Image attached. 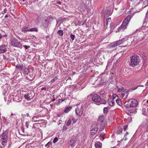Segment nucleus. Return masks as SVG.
Returning a JSON list of instances; mask_svg holds the SVG:
<instances>
[{
    "mask_svg": "<svg viewBox=\"0 0 148 148\" xmlns=\"http://www.w3.org/2000/svg\"><path fill=\"white\" fill-rule=\"evenodd\" d=\"M127 126L126 125H125L123 127V129L124 130H126V129L127 128Z\"/></svg>",
    "mask_w": 148,
    "mask_h": 148,
    "instance_id": "43",
    "label": "nucleus"
},
{
    "mask_svg": "<svg viewBox=\"0 0 148 148\" xmlns=\"http://www.w3.org/2000/svg\"><path fill=\"white\" fill-rule=\"evenodd\" d=\"M7 11V9L6 8H5L4 10H3V12L4 13H6V12Z\"/></svg>",
    "mask_w": 148,
    "mask_h": 148,
    "instance_id": "44",
    "label": "nucleus"
},
{
    "mask_svg": "<svg viewBox=\"0 0 148 148\" xmlns=\"http://www.w3.org/2000/svg\"><path fill=\"white\" fill-rule=\"evenodd\" d=\"M123 131V129L122 128H121L117 132V134H119L121 133Z\"/></svg>",
    "mask_w": 148,
    "mask_h": 148,
    "instance_id": "32",
    "label": "nucleus"
},
{
    "mask_svg": "<svg viewBox=\"0 0 148 148\" xmlns=\"http://www.w3.org/2000/svg\"><path fill=\"white\" fill-rule=\"evenodd\" d=\"M37 117V116H34L33 117V118H32V119H34V118H36Z\"/></svg>",
    "mask_w": 148,
    "mask_h": 148,
    "instance_id": "54",
    "label": "nucleus"
},
{
    "mask_svg": "<svg viewBox=\"0 0 148 148\" xmlns=\"http://www.w3.org/2000/svg\"><path fill=\"white\" fill-rule=\"evenodd\" d=\"M137 87H138V86H137V87H136V88H133V89H132V90H134L136 89V88H137Z\"/></svg>",
    "mask_w": 148,
    "mask_h": 148,
    "instance_id": "56",
    "label": "nucleus"
},
{
    "mask_svg": "<svg viewBox=\"0 0 148 148\" xmlns=\"http://www.w3.org/2000/svg\"><path fill=\"white\" fill-rule=\"evenodd\" d=\"M143 4L145 5V7L147 6H148V1L147 0H145L143 3Z\"/></svg>",
    "mask_w": 148,
    "mask_h": 148,
    "instance_id": "30",
    "label": "nucleus"
},
{
    "mask_svg": "<svg viewBox=\"0 0 148 148\" xmlns=\"http://www.w3.org/2000/svg\"><path fill=\"white\" fill-rule=\"evenodd\" d=\"M72 120L74 123H76L77 121V119H75L74 117H73Z\"/></svg>",
    "mask_w": 148,
    "mask_h": 148,
    "instance_id": "38",
    "label": "nucleus"
},
{
    "mask_svg": "<svg viewBox=\"0 0 148 148\" xmlns=\"http://www.w3.org/2000/svg\"><path fill=\"white\" fill-rule=\"evenodd\" d=\"M24 66L23 64H18L16 66V69L17 70H21L23 69Z\"/></svg>",
    "mask_w": 148,
    "mask_h": 148,
    "instance_id": "15",
    "label": "nucleus"
},
{
    "mask_svg": "<svg viewBox=\"0 0 148 148\" xmlns=\"http://www.w3.org/2000/svg\"><path fill=\"white\" fill-rule=\"evenodd\" d=\"M47 145H48V147H50L52 143L51 142L49 141L47 143Z\"/></svg>",
    "mask_w": 148,
    "mask_h": 148,
    "instance_id": "42",
    "label": "nucleus"
},
{
    "mask_svg": "<svg viewBox=\"0 0 148 148\" xmlns=\"http://www.w3.org/2000/svg\"><path fill=\"white\" fill-rule=\"evenodd\" d=\"M64 101V100H62V99H60L59 100V102L61 103L63 101Z\"/></svg>",
    "mask_w": 148,
    "mask_h": 148,
    "instance_id": "45",
    "label": "nucleus"
},
{
    "mask_svg": "<svg viewBox=\"0 0 148 148\" xmlns=\"http://www.w3.org/2000/svg\"><path fill=\"white\" fill-rule=\"evenodd\" d=\"M70 37L72 40L73 41L74 40L75 38V36L73 34H71L70 35Z\"/></svg>",
    "mask_w": 148,
    "mask_h": 148,
    "instance_id": "31",
    "label": "nucleus"
},
{
    "mask_svg": "<svg viewBox=\"0 0 148 148\" xmlns=\"http://www.w3.org/2000/svg\"><path fill=\"white\" fill-rule=\"evenodd\" d=\"M111 22V18H109L107 19L106 20V22H105L104 23V25H105V23L106 24V25H108V23H110Z\"/></svg>",
    "mask_w": 148,
    "mask_h": 148,
    "instance_id": "24",
    "label": "nucleus"
},
{
    "mask_svg": "<svg viewBox=\"0 0 148 148\" xmlns=\"http://www.w3.org/2000/svg\"><path fill=\"white\" fill-rule=\"evenodd\" d=\"M107 101L104 99H101V100L100 101L98 105H100V104H105L106 103Z\"/></svg>",
    "mask_w": 148,
    "mask_h": 148,
    "instance_id": "22",
    "label": "nucleus"
},
{
    "mask_svg": "<svg viewBox=\"0 0 148 148\" xmlns=\"http://www.w3.org/2000/svg\"><path fill=\"white\" fill-rule=\"evenodd\" d=\"M146 131H147L148 132V126H147L146 127Z\"/></svg>",
    "mask_w": 148,
    "mask_h": 148,
    "instance_id": "52",
    "label": "nucleus"
},
{
    "mask_svg": "<svg viewBox=\"0 0 148 148\" xmlns=\"http://www.w3.org/2000/svg\"><path fill=\"white\" fill-rule=\"evenodd\" d=\"M22 1L23 2H24L25 1V0H22Z\"/></svg>",
    "mask_w": 148,
    "mask_h": 148,
    "instance_id": "63",
    "label": "nucleus"
},
{
    "mask_svg": "<svg viewBox=\"0 0 148 148\" xmlns=\"http://www.w3.org/2000/svg\"><path fill=\"white\" fill-rule=\"evenodd\" d=\"M11 43L12 46L15 47H20L21 45V43L15 38L12 39Z\"/></svg>",
    "mask_w": 148,
    "mask_h": 148,
    "instance_id": "6",
    "label": "nucleus"
},
{
    "mask_svg": "<svg viewBox=\"0 0 148 148\" xmlns=\"http://www.w3.org/2000/svg\"><path fill=\"white\" fill-rule=\"evenodd\" d=\"M112 99H114V100H116V99H119V97L116 94H114L112 95Z\"/></svg>",
    "mask_w": 148,
    "mask_h": 148,
    "instance_id": "26",
    "label": "nucleus"
},
{
    "mask_svg": "<svg viewBox=\"0 0 148 148\" xmlns=\"http://www.w3.org/2000/svg\"><path fill=\"white\" fill-rule=\"evenodd\" d=\"M7 50V46L5 45H0V53H3Z\"/></svg>",
    "mask_w": 148,
    "mask_h": 148,
    "instance_id": "11",
    "label": "nucleus"
},
{
    "mask_svg": "<svg viewBox=\"0 0 148 148\" xmlns=\"http://www.w3.org/2000/svg\"><path fill=\"white\" fill-rule=\"evenodd\" d=\"M58 140V138L57 137H56L54 138L53 141V142L54 143H55Z\"/></svg>",
    "mask_w": 148,
    "mask_h": 148,
    "instance_id": "35",
    "label": "nucleus"
},
{
    "mask_svg": "<svg viewBox=\"0 0 148 148\" xmlns=\"http://www.w3.org/2000/svg\"><path fill=\"white\" fill-rule=\"evenodd\" d=\"M47 88L45 87L42 88H41L42 90H46Z\"/></svg>",
    "mask_w": 148,
    "mask_h": 148,
    "instance_id": "49",
    "label": "nucleus"
},
{
    "mask_svg": "<svg viewBox=\"0 0 148 148\" xmlns=\"http://www.w3.org/2000/svg\"><path fill=\"white\" fill-rule=\"evenodd\" d=\"M8 136L5 133H3L0 135V142L3 146H5L7 142Z\"/></svg>",
    "mask_w": 148,
    "mask_h": 148,
    "instance_id": "5",
    "label": "nucleus"
},
{
    "mask_svg": "<svg viewBox=\"0 0 148 148\" xmlns=\"http://www.w3.org/2000/svg\"><path fill=\"white\" fill-rule=\"evenodd\" d=\"M123 88V87L122 86H121L120 88Z\"/></svg>",
    "mask_w": 148,
    "mask_h": 148,
    "instance_id": "64",
    "label": "nucleus"
},
{
    "mask_svg": "<svg viewBox=\"0 0 148 148\" xmlns=\"http://www.w3.org/2000/svg\"><path fill=\"white\" fill-rule=\"evenodd\" d=\"M6 60L8 61H10V59H9L8 57L7 58V60Z\"/></svg>",
    "mask_w": 148,
    "mask_h": 148,
    "instance_id": "53",
    "label": "nucleus"
},
{
    "mask_svg": "<svg viewBox=\"0 0 148 148\" xmlns=\"http://www.w3.org/2000/svg\"><path fill=\"white\" fill-rule=\"evenodd\" d=\"M72 107L70 106L66 108L65 109L64 112H65L67 113H68L72 109Z\"/></svg>",
    "mask_w": 148,
    "mask_h": 148,
    "instance_id": "20",
    "label": "nucleus"
},
{
    "mask_svg": "<svg viewBox=\"0 0 148 148\" xmlns=\"http://www.w3.org/2000/svg\"><path fill=\"white\" fill-rule=\"evenodd\" d=\"M130 65L132 67H135L140 62L139 58L136 55L130 57Z\"/></svg>",
    "mask_w": 148,
    "mask_h": 148,
    "instance_id": "2",
    "label": "nucleus"
},
{
    "mask_svg": "<svg viewBox=\"0 0 148 148\" xmlns=\"http://www.w3.org/2000/svg\"><path fill=\"white\" fill-rule=\"evenodd\" d=\"M121 95L123 97H125V98H126L128 95V90H124L121 93Z\"/></svg>",
    "mask_w": 148,
    "mask_h": 148,
    "instance_id": "13",
    "label": "nucleus"
},
{
    "mask_svg": "<svg viewBox=\"0 0 148 148\" xmlns=\"http://www.w3.org/2000/svg\"><path fill=\"white\" fill-rule=\"evenodd\" d=\"M115 101H116V103L120 106H122V101L119 98V99H116Z\"/></svg>",
    "mask_w": 148,
    "mask_h": 148,
    "instance_id": "19",
    "label": "nucleus"
},
{
    "mask_svg": "<svg viewBox=\"0 0 148 148\" xmlns=\"http://www.w3.org/2000/svg\"><path fill=\"white\" fill-rule=\"evenodd\" d=\"M58 4H61V2H58Z\"/></svg>",
    "mask_w": 148,
    "mask_h": 148,
    "instance_id": "58",
    "label": "nucleus"
},
{
    "mask_svg": "<svg viewBox=\"0 0 148 148\" xmlns=\"http://www.w3.org/2000/svg\"><path fill=\"white\" fill-rule=\"evenodd\" d=\"M98 129V126L96 124H93L91 126V134L94 135L97 133Z\"/></svg>",
    "mask_w": 148,
    "mask_h": 148,
    "instance_id": "9",
    "label": "nucleus"
},
{
    "mask_svg": "<svg viewBox=\"0 0 148 148\" xmlns=\"http://www.w3.org/2000/svg\"><path fill=\"white\" fill-rule=\"evenodd\" d=\"M108 108L107 107H104L103 109V112L104 113V114L108 112Z\"/></svg>",
    "mask_w": 148,
    "mask_h": 148,
    "instance_id": "28",
    "label": "nucleus"
},
{
    "mask_svg": "<svg viewBox=\"0 0 148 148\" xmlns=\"http://www.w3.org/2000/svg\"><path fill=\"white\" fill-rule=\"evenodd\" d=\"M3 37V36L1 34H0V39H1Z\"/></svg>",
    "mask_w": 148,
    "mask_h": 148,
    "instance_id": "47",
    "label": "nucleus"
},
{
    "mask_svg": "<svg viewBox=\"0 0 148 148\" xmlns=\"http://www.w3.org/2000/svg\"><path fill=\"white\" fill-rule=\"evenodd\" d=\"M21 130H22V131L23 132H24V128H23V127H21Z\"/></svg>",
    "mask_w": 148,
    "mask_h": 148,
    "instance_id": "50",
    "label": "nucleus"
},
{
    "mask_svg": "<svg viewBox=\"0 0 148 148\" xmlns=\"http://www.w3.org/2000/svg\"><path fill=\"white\" fill-rule=\"evenodd\" d=\"M131 18V16L130 15L127 16V17L124 20L121 25L118 28L117 30L115 31V32L116 33L121 31H123L124 29L127 28Z\"/></svg>",
    "mask_w": 148,
    "mask_h": 148,
    "instance_id": "1",
    "label": "nucleus"
},
{
    "mask_svg": "<svg viewBox=\"0 0 148 148\" xmlns=\"http://www.w3.org/2000/svg\"><path fill=\"white\" fill-rule=\"evenodd\" d=\"M7 58L6 56H3V59H5L6 60H7Z\"/></svg>",
    "mask_w": 148,
    "mask_h": 148,
    "instance_id": "46",
    "label": "nucleus"
},
{
    "mask_svg": "<svg viewBox=\"0 0 148 148\" xmlns=\"http://www.w3.org/2000/svg\"><path fill=\"white\" fill-rule=\"evenodd\" d=\"M123 90V88H118V92H122Z\"/></svg>",
    "mask_w": 148,
    "mask_h": 148,
    "instance_id": "36",
    "label": "nucleus"
},
{
    "mask_svg": "<svg viewBox=\"0 0 148 148\" xmlns=\"http://www.w3.org/2000/svg\"><path fill=\"white\" fill-rule=\"evenodd\" d=\"M23 47L26 49H28L30 47L29 46H27L26 45H23Z\"/></svg>",
    "mask_w": 148,
    "mask_h": 148,
    "instance_id": "39",
    "label": "nucleus"
},
{
    "mask_svg": "<svg viewBox=\"0 0 148 148\" xmlns=\"http://www.w3.org/2000/svg\"><path fill=\"white\" fill-rule=\"evenodd\" d=\"M98 124L100 126L99 131L100 132L103 130L106 125V122L104 116L101 115L100 116L98 119Z\"/></svg>",
    "mask_w": 148,
    "mask_h": 148,
    "instance_id": "3",
    "label": "nucleus"
},
{
    "mask_svg": "<svg viewBox=\"0 0 148 148\" xmlns=\"http://www.w3.org/2000/svg\"><path fill=\"white\" fill-rule=\"evenodd\" d=\"M30 32H37L38 31V29L36 27L31 28L29 30Z\"/></svg>",
    "mask_w": 148,
    "mask_h": 148,
    "instance_id": "25",
    "label": "nucleus"
},
{
    "mask_svg": "<svg viewBox=\"0 0 148 148\" xmlns=\"http://www.w3.org/2000/svg\"><path fill=\"white\" fill-rule=\"evenodd\" d=\"M23 69L25 73L27 74H28L29 71V69L26 68H25L24 69Z\"/></svg>",
    "mask_w": 148,
    "mask_h": 148,
    "instance_id": "29",
    "label": "nucleus"
},
{
    "mask_svg": "<svg viewBox=\"0 0 148 148\" xmlns=\"http://www.w3.org/2000/svg\"><path fill=\"white\" fill-rule=\"evenodd\" d=\"M26 116H27V117H29L30 116H29V113H27L26 114Z\"/></svg>",
    "mask_w": 148,
    "mask_h": 148,
    "instance_id": "48",
    "label": "nucleus"
},
{
    "mask_svg": "<svg viewBox=\"0 0 148 148\" xmlns=\"http://www.w3.org/2000/svg\"><path fill=\"white\" fill-rule=\"evenodd\" d=\"M124 42L125 40L124 39H123L121 40H119L118 41L114 42L111 43L110 45L111 47L112 48L114 47L117 46L123 43Z\"/></svg>",
    "mask_w": 148,
    "mask_h": 148,
    "instance_id": "8",
    "label": "nucleus"
},
{
    "mask_svg": "<svg viewBox=\"0 0 148 148\" xmlns=\"http://www.w3.org/2000/svg\"><path fill=\"white\" fill-rule=\"evenodd\" d=\"M95 146L96 148H101V144L99 143L95 144Z\"/></svg>",
    "mask_w": 148,
    "mask_h": 148,
    "instance_id": "27",
    "label": "nucleus"
},
{
    "mask_svg": "<svg viewBox=\"0 0 148 148\" xmlns=\"http://www.w3.org/2000/svg\"><path fill=\"white\" fill-rule=\"evenodd\" d=\"M115 100H114V99H110L108 100V104L110 106H113L115 103Z\"/></svg>",
    "mask_w": 148,
    "mask_h": 148,
    "instance_id": "14",
    "label": "nucleus"
},
{
    "mask_svg": "<svg viewBox=\"0 0 148 148\" xmlns=\"http://www.w3.org/2000/svg\"><path fill=\"white\" fill-rule=\"evenodd\" d=\"M71 123V121L70 120H68V121L66 123V125L67 126L69 125Z\"/></svg>",
    "mask_w": 148,
    "mask_h": 148,
    "instance_id": "33",
    "label": "nucleus"
},
{
    "mask_svg": "<svg viewBox=\"0 0 148 148\" xmlns=\"http://www.w3.org/2000/svg\"><path fill=\"white\" fill-rule=\"evenodd\" d=\"M8 15H7V14H6V15L5 16V17H5V18H8Z\"/></svg>",
    "mask_w": 148,
    "mask_h": 148,
    "instance_id": "51",
    "label": "nucleus"
},
{
    "mask_svg": "<svg viewBox=\"0 0 148 148\" xmlns=\"http://www.w3.org/2000/svg\"><path fill=\"white\" fill-rule=\"evenodd\" d=\"M57 77L56 76L51 80V82H54L56 80H57Z\"/></svg>",
    "mask_w": 148,
    "mask_h": 148,
    "instance_id": "34",
    "label": "nucleus"
},
{
    "mask_svg": "<svg viewBox=\"0 0 148 148\" xmlns=\"http://www.w3.org/2000/svg\"><path fill=\"white\" fill-rule=\"evenodd\" d=\"M29 29L28 27L24 26L22 28V31L23 32H25L29 31Z\"/></svg>",
    "mask_w": 148,
    "mask_h": 148,
    "instance_id": "16",
    "label": "nucleus"
},
{
    "mask_svg": "<svg viewBox=\"0 0 148 148\" xmlns=\"http://www.w3.org/2000/svg\"><path fill=\"white\" fill-rule=\"evenodd\" d=\"M83 108L82 106H77L75 109V112L77 115L81 116L83 112Z\"/></svg>",
    "mask_w": 148,
    "mask_h": 148,
    "instance_id": "10",
    "label": "nucleus"
},
{
    "mask_svg": "<svg viewBox=\"0 0 148 148\" xmlns=\"http://www.w3.org/2000/svg\"><path fill=\"white\" fill-rule=\"evenodd\" d=\"M92 100L95 103L98 105L99 104V103L100 101L101 100V97L98 94H95L93 96Z\"/></svg>",
    "mask_w": 148,
    "mask_h": 148,
    "instance_id": "7",
    "label": "nucleus"
},
{
    "mask_svg": "<svg viewBox=\"0 0 148 148\" xmlns=\"http://www.w3.org/2000/svg\"><path fill=\"white\" fill-rule=\"evenodd\" d=\"M138 104V102L136 100L132 99L125 102L124 106L126 108L134 107L136 106Z\"/></svg>",
    "mask_w": 148,
    "mask_h": 148,
    "instance_id": "4",
    "label": "nucleus"
},
{
    "mask_svg": "<svg viewBox=\"0 0 148 148\" xmlns=\"http://www.w3.org/2000/svg\"><path fill=\"white\" fill-rule=\"evenodd\" d=\"M146 102L147 103H148V99L147 100Z\"/></svg>",
    "mask_w": 148,
    "mask_h": 148,
    "instance_id": "61",
    "label": "nucleus"
},
{
    "mask_svg": "<svg viewBox=\"0 0 148 148\" xmlns=\"http://www.w3.org/2000/svg\"><path fill=\"white\" fill-rule=\"evenodd\" d=\"M128 134V132H126V134Z\"/></svg>",
    "mask_w": 148,
    "mask_h": 148,
    "instance_id": "62",
    "label": "nucleus"
},
{
    "mask_svg": "<svg viewBox=\"0 0 148 148\" xmlns=\"http://www.w3.org/2000/svg\"><path fill=\"white\" fill-rule=\"evenodd\" d=\"M55 100V98H53L52 100V101H54Z\"/></svg>",
    "mask_w": 148,
    "mask_h": 148,
    "instance_id": "57",
    "label": "nucleus"
},
{
    "mask_svg": "<svg viewBox=\"0 0 148 148\" xmlns=\"http://www.w3.org/2000/svg\"><path fill=\"white\" fill-rule=\"evenodd\" d=\"M75 142V140L73 139H71L69 141V143L71 146L73 147L74 146V143Z\"/></svg>",
    "mask_w": 148,
    "mask_h": 148,
    "instance_id": "21",
    "label": "nucleus"
},
{
    "mask_svg": "<svg viewBox=\"0 0 148 148\" xmlns=\"http://www.w3.org/2000/svg\"><path fill=\"white\" fill-rule=\"evenodd\" d=\"M47 146H48V145H47V143L45 145V147H47Z\"/></svg>",
    "mask_w": 148,
    "mask_h": 148,
    "instance_id": "59",
    "label": "nucleus"
},
{
    "mask_svg": "<svg viewBox=\"0 0 148 148\" xmlns=\"http://www.w3.org/2000/svg\"><path fill=\"white\" fill-rule=\"evenodd\" d=\"M105 17H107L110 15L112 14V12L110 10H106L104 11Z\"/></svg>",
    "mask_w": 148,
    "mask_h": 148,
    "instance_id": "12",
    "label": "nucleus"
},
{
    "mask_svg": "<svg viewBox=\"0 0 148 148\" xmlns=\"http://www.w3.org/2000/svg\"><path fill=\"white\" fill-rule=\"evenodd\" d=\"M57 33L59 36H62L64 34V32L63 31L61 30H58V31Z\"/></svg>",
    "mask_w": 148,
    "mask_h": 148,
    "instance_id": "23",
    "label": "nucleus"
},
{
    "mask_svg": "<svg viewBox=\"0 0 148 148\" xmlns=\"http://www.w3.org/2000/svg\"><path fill=\"white\" fill-rule=\"evenodd\" d=\"M101 93L100 94V95H103V91H102V92H100Z\"/></svg>",
    "mask_w": 148,
    "mask_h": 148,
    "instance_id": "55",
    "label": "nucleus"
},
{
    "mask_svg": "<svg viewBox=\"0 0 148 148\" xmlns=\"http://www.w3.org/2000/svg\"><path fill=\"white\" fill-rule=\"evenodd\" d=\"M2 119L3 120V122L4 123H5L6 122L7 119L5 117H2Z\"/></svg>",
    "mask_w": 148,
    "mask_h": 148,
    "instance_id": "40",
    "label": "nucleus"
},
{
    "mask_svg": "<svg viewBox=\"0 0 148 148\" xmlns=\"http://www.w3.org/2000/svg\"><path fill=\"white\" fill-rule=\"evenodd\" d=\"M16 114L11 113L10 118L11 120L14 119V120L16 118Z\"/></svg>",
    "mask_w": 148,
    "mask_h": 148,
    "instance_id": "17",
    "label": "nucleus"
},
{
    "mask_svg": "<svg viewBox=\"0 0 148 148\" xmlns=\"http://www.w3.org/2000/svg\"><path fill=\"white\" fill-rule=\"evenodd\" d=\"M0 148H3V147L1 146H0Z\"/></svg>",
    "mask_w": 148,
    "mask_h": 148,
    "instance_id": "60",
    "label": "nucleus"
},
{
    "mask_svg": "<svg viewBox=\"0 0 148 148\" xmlns=\"http://www.w3.org/2000/svg\"><path fill=\"white\" fill-rule=\"evenodd\" d=\"M25 126L27 128H28L29 127V122H26L25 123Z\"/></svg>",
    "mask_w": 148,
    "mask_h": 148,
    "instance_id": "41",
    "label": "nucleus"
},
{
    "mask_svg": "<svg viewBox=\"0 0 148 148\" xmlns=\"http://www.w3.org/2000/svg\"><path fill=\"white\" fill-rule=\"evenodd\" d=\"M25 99L27 100H30V96L28 93H26L24 95Z\"/></svg>",
    "mask_w": 148,
    "mask_h": 148,
    "instance_id": "18",
    "label": "nucleus"
},
{
    "mask_svg": "<svg viewBox=\"0 0 148 148\" xmlns=\"http://www.w3.org/2000/svg\"><path fill=\"white\" fill-rule=\"evenodd\" d=\"M45 25H44L43 24V26H44L45 27L47 26L48 25V24L47 21H46V20H45Z\"/></svg>",
    "mask_w": 148,
    "mask_h": 148,
    "instance_id": "37",
    "label": "nucleus"
}]
</instances>
